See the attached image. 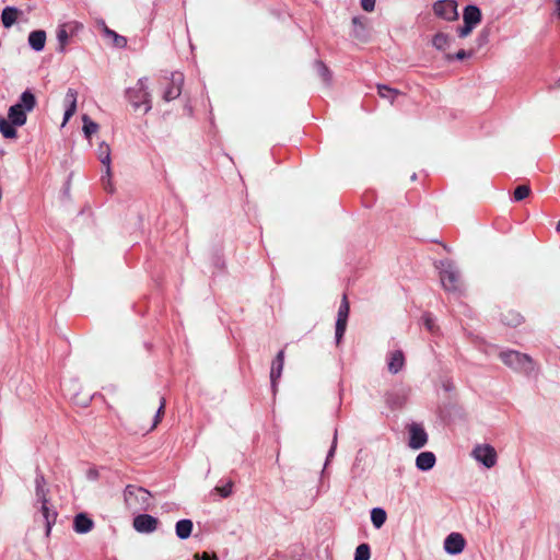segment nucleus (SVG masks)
Masks as SVG:
<instances>
[{
    "label": "nucleus",
    "instance_id": "1",
    "mask_svg": "<svg viewBox=\"0 0 560 560\" xmlns=\"http://www.w3.org/2000/svg\"><path fill=\"white\" fill-rule=\"evenodd\" d=\"M35 106V95L26 90L20 96V101L9 108L8 119L18 127L23 126L26 122V113L32 112Z\"/></svg>",
    "mask_w": 560,
    "mask_h": 560
},
{
    "label": "nucleus",
    "instance_id": "2",
    "mask_svg": "<svg viewBox=\"0 0 560 560\" xmlns=\"http://www.w3.org/2000/svg\"><path fill=\"white\" fill-rule=\"evenodd\" d=\"M124 500L131 512L147 511L151 505V493L142 487L128 485L124 491Z\"/></svg>",
    "mask_w": 560,
    "mask_h": 560
},
{
    "label": "nucleus",
    "instance_id": "3",
    "mask_svg": "<svg viewBox=\"0 0 560 560\" xmlns=\"http://www.w3.org/2000/svg\"><path fill=\"white\" fill-rule=\"evenodd\" d=\"M443 288L448 292H459L463 288L462 275L456 265L450 260H441L436 266Z\"/></svg>",
    "mask_w": 560,
    "mask_h": 560
},
{
    "label": "nucleus",
    "instance_id": "4",
    "mask_svg": "<svg viewBox=\"0 0 560 560\" xmlns=\"http://www.w3.org/2000/svg\"><path fill=\"white\" fill-rule=\"evenodd\" d=\"M126 97L135 110L143 109L144 113H148L151 109V95L145 78L139 79L135 86L127 89Z\"/></svg>",
    "mask_w": 560,
    "mask_h": 560
},
{
    "label": "nucleus",
    "instance_id": "5",
    "mask_svg": "<svg viewBox=\"0 0 560 560\" xmlns=\"http://www.w3.org/2000/svg\"><path fill=\"white\" fill-rule=\"evenodd\" d=\"M500 359L505 365L517 372L529 374L535 370V364L532 358L518 351H503L500 353Z\"/></svg>",
    "mask_w": 560,
    "mask_h": 560
},
{
    "label": "nucleus",
    "instance_id": "6",
    "mask_svg": "<svg viewBox=\"0 0 560 560\" xmlns=\"http://www.w3.org/2000/svg\"><path fill=\"white\" fill-rule=\"evenodd\" d=\"M464 25L458 26L457 34L459 37H467L472 30L481 22V12L478 7L469 4L464 9Z\"/></svg>",
    "mask_w": 560,
    "mask_h": 560
},
{
    "label": "nucleus",
    "instance_id": "7",
    "mask_svg": "<svg viewBox=\"0 0 560 560\" xmlns=\"http://www.w3.org/2000/svg\"><path fill=\"white\" fill-rule=\"evenodd\" d=\"M433 12L445 21H455L458 18L457 2L455 0H438L433 4Z\"/></svg>",
    "mask_w": 560,
    "mask_h": 560
},
{
    "label": "nucleus",
    "instance_id": "8",
    "mask_svg": "<svg viewBox=\"0 0 560 560\" xmlns=\"http://www.w3.org/2000/svg\"><path fill=\"white\" fill-rule=\"evenodd\" d=\"M409 442L408 445L412 450L422 448L428 442V434L420 423L412 422L408 425Z\"/></svg>",
    "mask_w": 560,
    "mask_h": 560
},
{
    "label": "nucleus",
    "instance_id": "9",
    "mask_svg": "<svg viewBox=\"0 0 560 560\" xmlns=\"http://www.w3.org/2000/svg\"><path fill=\"white\" fill-rule=\"evenodd\" d=\"M168 80V85L163 93V98L166 102L177 98L182 93V85L184 83V75L180 72H173Z\"/></svg>",
    "mask_w": 560,
    "mask_h": 560
},
{
    "label": "nucleus",
    "instance_id": "10",
    "mask_svg": "<svg viewBox=\"0 0 560 560\" xmlns=\"http://www.w3.org/2000/svg\"><path fill=\"white\" fill-rule=\"evenodd\" d=\"M132 525L138 533L150 534L158 529L159 520L150 514H139L133 518Z\"/></svg>",
    "mask_w": 560,
    "mask_h": 560
},
{
    "label": "nucleus",
    "instance_id": "11",
    "mask_svg": "<svg viewBox=\"0 0 560 560\" xmlns=\"http://www.w3.org/2000/svg\"><path fill=\"white\" fill-rule=\"evenodd\" d=\"M465 546L466 540L459 533H452L444 540V550L450 555L460 553Z\"/></svg>",
    "mask_w": 560,
    "mask_h": 560
},
{
    "label": "nucleus",
    "instance_id": "12",
    "mask_svg": "<svg viewBox=\"0 0 560 560\" xmlns=\"http://www.w3.org/2000/svg\"><path fill=\"white\" fill-rule=\"evenodd\" d=\"M35 495L38 502L45 503L49 502V488L47 485V480L40 469H36L35 476Z\"/></svg>",
    "mask_w": 560,
    "mask_h": 560
},
{
    "label": "nucleus",
    "instance_id": "13",
    "mask_svg": "<svg viewBox=\"0 0 560 560\" xmlns=\"http://www.w3.org/2000/svg\"><path fill=\"white\" fill-rule=\"evenodd\" d=\"M283 364H284V350H280L278 352L276 359L273 360V362L271 364V370H270V381H271V385L273 388L276 387L277 381L280 378V376L282 374Z\"/></svg>",
    "mask_w": 560,
    "mask_h": 560
},
{
    "label": "nucleus",
    "instance_id": "14",
    "mask_svg": "<svg viewBox=\"0 0 560 560\" xmlns=\"http://www.w3.org/2000/svg\"><path fill=\"white\" fill-rule=\"evenodd\" d=\"M388 371L393 374L398 373L405 365V355L401 350H395L388 355Z\"/></svg>",
    "mask_w": 560,
    "mask_h": 560
},
{
    "label": "nucleus",
    "instance_id": "15",
    "mask_svg": "<svg viewBox=\"0 0 560 560\" xmlns=\"http://www.w3.org/2000/svg\"><path fill=\"white\" fill-rule=\"evenodd\" d=\"M77 96H78V93L75 90L69 89L67 91L65 102L68 104V107L65 112L63 125L74 115V113L77 110Z\"/></svg>",
    "mask_w": 560,
    "mask_h": 560
},
{
    "label": "nucleus",
    "instance_id": "16",
    "mask_svg": "<svg viewBox=\"0 0 560 560\" xmlns=\"http://www.w3.org/2000/svg\"><path fill=\"white\" fill-rule=\"evenodd\" d=\"M435 455L432 452H422L416 458V466L422 471L430 470L435 465Z\"/></svg>",
    "mask_w": 560,
    "mask_h": 560
},
{
    "label": "nucleus",
    "instance_id": "17",
    "mask_svg": "<svg viewBox=\"0 0 560 560\" xmlns=\"http://www.w3.org/2000/svg\"><path fill=\"white\" fill-rule=\"evenodd\" d=\"M93 526V521L83 513H80L74 517L73 528L79 534L89 533L92 530Z\"/></svg>",
    "mask_w": 560,
    "mask_h": 560
},
{
    "label": "nucleus",
    "instance_id": "18",
    "mask_svg": "<svg viewBox=\"0 0 560 560\" xmlns=\"http://www.w3.org/2000/svg\"><path fill=\"white\" fill-rule=\"evenodd\" d=\"M46 43L45 31H33L28 35V44L35 51H42Z\"/></svg>",
    "mask_w": 560,
    "mask_h": 560
},
{
    "label": "nucleus",
    "instance_id": "19",
    "mask_svg": "<svg viewBox=\"0 0 560 560\" xmlns=\"http://www.w3.org/2000/svg\"><path fill=\"white\" fill-rule=\"evenodd\" d=\"M501 319L503 324L511 326V327H517L523 323V316L520 312H516L514 310H506L501 314Z\"/></svg>",
    "mask_w": 560,
    "mask_h": 560
},
{
    "label": "nucleus",
    "instance_id": "20",
    "mask_svg": "<svg viewBox=\"0 0 560 560\" xmlns=\"http://www.w3.org/2000/svg\"><path fill=\"white\" fill-rule=\"evenodd\" d=\"M472 456L481 462L487 468H490V445H478L472 451Z\"/></svg>",
    "mask_w": 560,
    "mask_h": 560
},
{
    "label": "nucleus",
    "instance_id": "21",
    "mask_svg": "<svg viewBox=\"0 0 560 560\" xmlns=\"http://www.w3.org/2000/svg\"><path fill=\"white\" fill-rule=\"evenodd\" d=\"M194 524L190 520H180L175 525L176 536L179 539H187L192 532Z\"/></svg>",
    "mask_w": 560,
    "mask_h": 560
},
{
    "label": "nucleus",
    "instance_id": "22",
    "mask_svg": "<svg viewBox=\"0 0 560 560\" xmlns=\"http://www.w3.org/2000/svg\"><path fill=\"white\" fill-rule=\"evenodd\" d=\"M19 10L13 7H7L1 14V21L4 27H11L18 20Z\"/></svg>",
    "mask_w": 560,
    "mask_h": 560
},
{
    "label": "nucleus",
    "instance_id": "23",
    "mask_svg": "<svg viewBox=\"0 0 560 560\" xmlns=\"http://www.w3.org/2000/svg\"><path fill=\"white\" fill-rule=\"evenodd\" d=\"M49 502L42 503L40 512L46 522V532L49 535L51 525L56 522L57 513L48 508Z\"/></svg>",
    "mask_w": 560,
    "mask_h": 560
},
{
    "label": "nucleus",
    "instance_id": "24",
    "mask_svg": "<svg viewBox=\"0 0 560 560\" xmlns=\"http://www.w3.org/2000/svg\"><path fill=\"white\" fill-rule=\"evenodd\" d=\"M0 132L7 139L16 138L15 125H13L9 119L0 117Z\"/></svg>",
    "mask_w": 560,
    "mask_h": 560
},
{
    "label": "nucleus",
    "instance_id": "25",
    "mask_svg": "<svg viewBox=\"0 0 560 560\" xmlns=\"http://www.w3.org/2000/svg\"><path fill=\"white\" fill-rule=\"evenodd\" d=\"M377 93L382 98L388 100L392 104L394 103L396 97L400 95V92L398 90L392 89L384 84L377 85Z\"/></svg>",
    "mask_w": 560,
    "mask_h": 560
},
{
    "label": "nucleus",
    "instance_id": "26",
    "mask_svg": "<svg viewBox=\"0 0 560 560\" xmlns=\"http://www.w3.org/2000/svg\"><path fill=\"white\" fill-rule=\"evenodd\" d=\"M98 159L103 165L106 167V173L109 174L110 168V149L106 143H101L98 147Z\"/></svg>",
    "mask_w": 560,
    "mask_h": 560
},
{
    "label": "nucleus",
    "instance_id": "27",
    "mask_svg": "<svg viewBox=\"0 0 560 560\" xmlns=\"http://www.w3.org/2000/svg\"><path fill=\"white\" fill-rule=\"evenodd\" d=\"M387 515L385 510L381 508H374L371 511V521L375 528H381L386 522Z\"/></svg>",
    "mask_w": 560,
    "mask_h": 560
},
{
    "label": "nucleus",
    "instance_id": "28",
    "mask_svg": "<svg viewBox=\"0 0 560 560\" xmlns=\"http://www.w3.org/2000/svg\"><path fill=\"white\" fill-rule=\"evenodd\" d=\"M432 44L436 49L444 50L451 44V37L445 33H438L432 39Z\"/></svg>",
    "mask_w": 560,
    "mask_h": 560
},
{
    "label": "nucleus",
    "instance_id": "29",
    "mask_svg": "<svg viewBox=\"0 0 560 560\" xmlns=\"http://www.w3.org/2000/svg\"><path fill=\"white\" fill-rule=\"evenodd\" d=\"M532 192L529 185H520L514 189L513 198L515 201H522L527 198Z\"/></svg>",
    "mask_w": 560,
    "mask_h": 560
},
{
    "label": "nucleus",
    "instance_id": "30",
    "mask_svg": "<svg viewBox=\"0 0 560 560\" xmlns=\"http://www.w3.org/2000/svg\"><path fill=\"white\" fill-rule=\"evenodd\" d=\"M68 27H70V24H63L57 31V38L60 44V50H63L65 46L68 43V39H69Z\"/></svg>",
    "mask_w": 560,
    "mask_h": 560
},
{
    "label": "nucleus",
    "instance_id": "31",
    "mask_svg": "<svg viewBox=\"0 0 560 560\" xmlns=\"http://www.w3.org/2000/svg\"><path fill=\"white\" fill-rule=\"evenodd\" d=\"M83 131L86 138H90L98 130V125L92 121L86 115L83 116Z\"/></svg>",
    "mask_w": 560,
    "mask_h": 560
},
{
    "label": "nucleus",
    "instance_id": "32",
    "mask_svg": "<svg viewBox=\"0 0 560 560\" xmlns=\"http://www.w3.org/2000/svg\"><path fill=\"white\" fill-rule=\"evenodd\" d=\"M370 547L366 544H361L357 547L354 553V560H369L370 559Z\"/></svg>",
    "mask_w": 560,
    "mask_h": 560
},
{
    "label": "nucleus",
    "instance_id": "33",
    "mask_svg": "<svg viewBox=\"0 0 560 560\" xmlns=\"http://www.w3.org/2000/svg\"><path fill=\"white\" fill-rule=\"evenodd\" d=\"M347 322H348V319H346V318L337 317V322H336V341H337V343L340 342V340L346 331Z\"/></svg>",
    "mask_w": 560,
    "mask_h": 560
},
{
    "label": "nucleus",
    "instance_id": "34",
    "mask_svg": "<svg viewBox=\"0 0 560 560\" xmlns=\"http://www.w3.org/2000/svg\"><path fill=\"white\" fill-rule=\"evenodd\" d=\"M105 33H106L108 36L113 37V39H114V45H115L116 47H120V48H121V47H125V46H126V44H127V39H126L124 36L118 35L116 32H114V31L109 30L108 27H105Z\"/></svg>",
    "mask_w": 560,
    "mask_h": 560
},
{
    "label": "nucleus",
    "instance_id": "35",
    "mask_svg": "<svg viewBox=\"0 0 560 560\" xmlns=\"http://www.w3.org/2000/svg\"><path fill=\"white\" fill-rule=\"evenodd\" d=\"M349 312H350V304H349L347 295L343 294L339 310H338V317L348 319Z\"/></svg>",
    "mask_w": 560,
    "mask_h": 560
},
{
    "label": "nucleus",
    "instance_id": "36",
    "mask_svg": "<svg viewBox=\"0 0 560 560\" xmlns=\"http://www.w3.org/2000/svg\"><path fill=\"white\" fill-rule=\"evenodd\" d=\"M164 411H165V399L162 397L161 401H160L159 409L156 411V415H155V418L153 421V424L151 425L150 430L155 429L156 425L161 422L162 417L164 416Z\"/></svg>",
    "mask_w": 560,
    "mask_h": 560
},
{
    "label": "nucleus",
    "instance_id": "37",
    "mask_svg": "<svg viewBox=\"0 0 560 560\" xmlns=\"http://www.w3.org/2000/svg\"><path fill=\"white\" fill-rule=\"evenodd\" d=\"M233 482L229 481L224 486H217L214 491L218 492L222 498H228L232 493Z\"/></svg>",
    "mask_w": 560,
    "mask_h": 560
},
{
    "label": "nucleus",
    "instance_id": "38",
    "mask_svg": "<svg viewBox=\"0 0 560 560\" xmlns=\"http://www.w3.org/2000/svg\"><path fill=\"white\" fill-rule=\"evenodd\" d=\"M316 68L319 73V75L323 78V81L328 83L330 81V74L328 68L322 62H316Z\"/></svg>",
    "mask_w": 560,
    "mask_h": 560
},
{
    "label": "nucleus",
    "instance_id": "39",
    "mask_svg": "<svg viewBox=\"0 0 560 560\" xmlns=\"http://www.w3.org/2000/svg\"><path fill=\"white\" fill-rule=\"evenodd\" d=\"M102 185H103V188L105 191L107 192H113L114 191V186H113V183H112V173L109 172V174H107L105 172V174L102 176Z\"/></svg>",
    "mask_w": 560,
    "mask_h": 560
},
{
    "label": "nucleus",
    "instance_id": "40",
    "mask_svg": "<svg viewBox=\"0 0 560 560\" xmlns=\"http://www.w3.org/2000/svg\"><path fill=\"white\" fill-rule=\"evenodd\" d=\"M361 7L366 12H372L375 8V0H361Z\"/></svg>",
    "mask_w": 560,
    "mask_h": 560
},
{
    "label": "nucleus",
    "instance_id": "41",
    "mask_svg": "<svg viewBox=\"0 0 560 560\" xmlns=\"http://www.w3.org/2000/svg\"><path fill=\"white\" fill-rule=\"evenodd\" d=\"M423 323L427 327L428 330L430 331H433L434 330V323H433V319L430 315H424L423 316Z\"/></svg>",
    "mask_w": 560,
    "mask_h": 560
},
{
    "label": "nucleus",
    "instance_id": "42",
    "mask_svg": "<svg viewBox=\"0 0 560 560\" xmlns=\"http://www.w3.org/2000/svg\"><path fill=\"white\" fill-rule=\"evenodd\" d=\"M196 560H218V557L215 555H209L208 552H202V555L199 557V555H195Z\"/></svg>",
    "mask_w": 560,
    "mask_h": 560
},
{
    "label": "nucleus",
    "instance_id": "43",
    "mask_svg": "<svg viewBox=\"0 0 560 560\" xmlns=\"http://www.w3.org/2000/svg\"><path fill=\"white\" fill-rule=\"evenodd\" d=\"M336 443H337V432H335V435H334V441H332V445L328 452V455H327V462H329V459L334 456V453H335V450H336Z\"/></svg>",
    "mask_w": 560,
    "mask_h": 560
},
{
    "label": "nucleus",
    "instance_id": "44",
    "mask_svg": "<svg viewBox=\"0 0 560 560\" xmlns=\"http://www.w3.org/2000/svg\"><path fill=\"white\" fill-rule=\"evenodd\" d=\"M466 57V51L465 50H459L457 54H456V58L462 60Z\"/></svg>",
    "mask_w": 560,
    "mask_h": 560
},
{
    "label": "nucleus",
    "instance_id": "45",
    "mask_svg": "<svg viewBox=\"0 0 560 560\" xmlns=\"http://www.w3.org/2000/svg\"><path fill=\"white\" fill-rule=\"evenodd\" d=\"M495 456H497V454H495L494 450L492 448V455H491V458H492V466H493V465H494V463H495Z\"/></svg>",
    "mask_w": 560,
    "mask_h": 560
},
{
    "label": "nucleus",
    "instance_id": "46",
    "mask_svg": "<svg viewBox=\"0 0 560 560\" xmlns=\"http://www.w3.org/2000/svg\"><path fill=\"white\" fill-rule=\"evenodd\" d=\"M557 11H558V14L560 16V0H557Z\"/></svg>",
    "mask_w": 560,
    "mask_h": 560
},
{
    "label": "nucleus",
    "instance_id": "47",
    "mask_svg": "<svg viewBox=\"0 0 560 560\" xmlns=\"http://www.w3.org/2000/svg\"><path fill=\"white\" fill-rule=\"evenodd\" d=\"M556 230L560 232V221L557 222Z\"/></svg>",
    "mask_w": 560,
    "mask_h": 560
}]
</instances>
